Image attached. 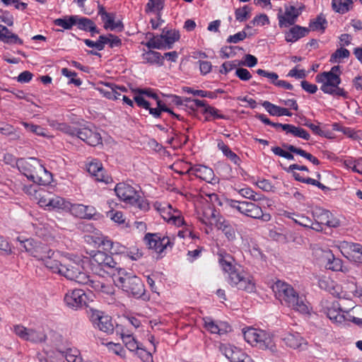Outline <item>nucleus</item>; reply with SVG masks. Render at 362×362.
<instances>
[{
  "label": "nucleus",
  "instance_id": "nucleus-1",
  "mask_svg": "<svg viewBox=\"0 0 362 362\" xmlns=\"http://www.w3.org/2000/svg\"><path fill=\"white\" fill-rule=\"evenodd\" d=\"M49 270L78 284H86L89 281L88 275L83 272V260L73 254L57 252Z\"/></svg>",
  "mask_w": 362,
  "mask_h": 362
},
{
  "label": "nucleus",
  "instance_id": "nucleus-2",
  "mask_svg": "<svg viewBox=\"0 0 362 362\" xmlns=\"http://www.w3.org/2000/svg\"><path fill=\"white\" fill-rule=\"evenodd\" d=\"M219 262L223 269L228 273V283L233 287L248 293L255 291V284L252 277L240 267H237L233 264V259L230 255H221Z\"/></svg>",
  "mask_w": 362,
  "mask_h": 362
},
{
  "label": "nucleus",
  "instance_id": "nucleus-3",
  "mask_svg": "<svg viewBox=\"0 0 362 362\" xmlns=\"http://www.w3.org/2000/svg\"><path fill=\"white\" fill-rule=\"evenodd\" d=\"M272 289L276 298L281 304L303 314L309 313V307L305 296H299L291 285L281 281H277L274 284Z\"/></svg>",
  "mask_w": 362,
  "mask_h": 362
},
{
  "label": "nucleus",
  "instance_id": "nucleus-4",
  "mask_svg": "<svg viewBox=\"0 0 362 362\" xmlns=\"http://www.w3.org/2000/svg\"><path fill=\"white\" fill-rule=\"evenodd\" d=\"M16 241L19 243L21 250H24L37 260L42 262L47 269H49L57 255V252L40 241L32 238L23 239L18 237Z\"/></svg>",
  "mask_w": 362,
  "mask_h": 362
},
{
  "label": "nucleus",
  "instance_id": "nucleus-5",
  "mask_svg": "<svg viewBox=\"0 0 362 362\" xmlns=\"http://www.w3.org/2000/svg\"><path fill=\"white\" fill-rule=\"evenodd\" d=\"M110 279L116 286L135 298H141L144 295L145 288L141 280L124 269L115 268Z\"/></svg>",
  "mask_w": 362,
  "mask_h": 362
},
{
  "label": "nucleus",
  "instance_id": "nucleus-6",
  "mask_svg": "<svg viewBox=\"0 0 362 362\" xmlns=\"http://www.w3.org/2000/svg\"><path fill=\"white\" fill-rule=\"evenodd\" d=\"M243 337L245 340L252 346L262 350H269L271 352H275L276 350L272 334L263 329L248 327L243 330Z\"/></svg>",
  "mask_w": 362,
  "mask_h": 362
},
{
  "label": "nucleus",
  "instance_id": "nucleus-7",
  "mask_svg": "<svg viewBox=\"0 0 362 362\" xmlns=\"http://www.w3.org/2000/svg\"><path fill=\"white\" fill-rule=\"evenodd\" d=\"M117 197L126 204L135 206L141 210H147L148 204L131 185L121 182L115 186Z\"/></svg>",
  "mask_w": 362,
  "mask_h": 362
},
{
  "label": "nucleus",
  "instance_id": "nucleus-8",
  "mask_svg": "<svg viewBox=\"0 0 362 362\" xmlns=\"http://www.w3.org/2000/svg\"><path fill=\"white\" fill-rule=\"evenodd\" d=\"M90 262L93 273L112 274L117 263L113 258L105 252L93 251L90 253Z\"/></svg>",
  "mask_w": 362,
  "mask_h": 362
},
{
  "label": "nucleus",
  "instance_id": "nucleus-9",
  "mask_svg": "<svg viewBox=\"0 0 362 362\" xmlns=\"http://www.w3.org/2000/svg\"><path fill=\"white\" fill-rule=\"evenodd\" d=\"M144 242L148 248L153 250L159 257H163L168 247L171 248L174 245L170 237L162 236L159 233L146 234Z\"/></svg>",
  "mask_w": 362,
  "mask_h": 362
},
{
  "label": "nucleus",
  "instance_id": "nucleus-10",
  "mask_svg": "<svg viewBox=\"0 0 362 362\" xmlns=\"http://www.w3.org/2000/svg\"><path fill=\"white\" fill-rule=\"evenodd\" d=\"M339 75V66H334L329 71H325L317 74L315 76V81L322 84L320 87L322 91L327 94H332L335 87L338 86L341 83Z\"/></svg>",
  "mask_w": 362,
  "mask_h": 362
},
{
  "label": "nucleus",
  "instance_id": "nucleus-11",
  "mask_svg": "<svg viewBox=\"0 0 362 362\" xmlns=\"http://www.w3.org/2000/svg\"><path fill=\"white\" fill-rule=\"evenodd\" d=\"M303 9L304 6L301 4H285L284 8H279L277 13L279 27L288 28L293 25Z\"/></svg>",
  "mask_w": 362,
  "mask_h": 362
},
{
  "label": "nucleus",
  "instance_id": "nucleus-12",
  "mask_svg": "<svg viewBox=\"0 0 362 362\" xmlns=\"http://www.w3.org/2000/svg\"><path fill=\"white\" fill-rule=\"evenodd\" d=\"M230 206L242 214L252 218L261 219L265 222L271 219L269 214H264L262 208L252 202L232 201Z\"/></svg>",
  "mask_w": 362,
  "mask_h": 362
},
{
  "label": "nucleus",
  "instance_id": "nucleus-13",
  "mask_svg": "<svg viewBox=\"0 0 362 362\" xmlns=\"http://www.w3.org/2000/svg\"><path fill=\"white\" fill-rule=\"evenodd\" d=\"M89 317L94 327L107 334L112 333L114 325L109 315L97 310H90Z\"/></svg>",
  "mask_w": 362,
  "mask_h": 362
},
{
  "label": "nucleus",
  "instance_id": "nucleus-14",
  "mask_svg": "<svg viewBox=\"0 0 362 362\" xmlns=\"http://www.w3.org/2000/svg\"><path fill=\"white\" fill-rule=\"evenodd\" d=\"M154 207L166 221L170 222L178 227L184 224V219L180 216V212L173 209L170 204L156 202Z\"/></svg>",
  "mask_w": 362,
  "mask_h": 362
},
{
  "label": "nucleus",
  "instance_id": "nucleus-15",
  "mask_svg": "<svg viewBox=\"0 0 362 362\" xmlns=\"http://www.w3.org/2000/svg\"><path fill=\"white\" fill-rule=\"evenodd\" d=\"M219 351L230 362H255L241 349L230 344H221Z\"/></svg>",
  "mask_w": 362,
  "mask_h": 362
},
{
  "label": "nucleus",
  "instance_id": "nucleus-16",
  "mask_svg": "<svg viewBox=\"0 0 362 362\" xmlns=\"http://www.w3.org/2000/svg\"><path fill=\"white\" fill-rule=\"evenodd\" d=\"M315 255L323 262H326L325 266L332 271H341L346 272L347 269L343 268L342 261L336 258L331 250H322L320 247L315 249Z\"/></svg>",
  "mask_w": 362,
  "mask_h": 362
},
{
  "label": "nucleus",
  "instance_id": "nucleus-17",
  "mask_svg": "<svg viewBox=\"0 0 362 362\" xmlns=\"http://www.w3.org/2000/svg\"><path fill=\"white\" fill-rule=\"evenodd\" d=\"M24 191L26 194L30 195L32 199L36 200L41 207L46 210L49 209L53 196L50 192L33 185L25 187Z\"/></svg>",
  "mask_w": 362,
  "mask_h": 362
},
{
  "label": "nucleus",
  "instance_id": "nucleus-18",
  "mask_svg": "<svg viewBox=\"0 0 362 362\" xmlns=\"http://www.w3.org/2000/svg\"><path fill=\"white\" fill-rule=\"evenodd\" d=\"M104 273H94V275H88V281L85 285H89L95 291H100L105 293H112L113 288L111 284V280L105 279L103 276Z\"/></svg>",
  "mask_w": 362,
  "mask_h": 362
},
{
  "label": "nucleus",
  "instance_id": "nucleus-19",
  "mask_svg": "<svg viewBox=\"0 0 362 362\" xmlns=\"http://www.w3.org/2000/svg\"><path fill=\"white\" fill-rule=\"evenodd\" d=\"M66 305L72 309H78L87 303V296L81 289L69 291L64 296Z\"/></svg>",
  "mask_w": 362,
  "mask_h": 362
},
{
  "label": "nucleus",
  "instance_id": "nucleus-20",
  "mask_svg": "<svg viewBox=\"0 0 362 362\" xmlns=\"http://www.w3.org/2000/svg\"><path fill=\"white\" fill-rule=\"evenodd\" d=\"M204 327L211 334H224L230 331V326L226 322L215 321L206 317L203 318Z\"/></svg>",
  "mask_w": 362,
  "mask_h": 362
},
{
  "label": "nucleus",
  "instance_id": "nucleus-21",
  "mask_svg": "<svg viewBox=\"0 0 362 362\" xmlns=\"http://www.w3.org/2000/svg\"><path fill=\"white\" fill-rule=\"evenodd\" d=\"M344 312L338 301L329 303L325 308V313L329 319L334 324L342 325L344 322Z\"/></svg>",
  "mask_w": 362,
  "mask_h": 362
},
{
  "label": "nucleus",
  "instance_id": "nucleus-22",
  "mask_svg": "<svg viewBox=\"0 0 362 362\" xmlns=\"http://www.w3.org/2000/svg\"><path fill=\"white\" fill-rule=\"evenodd\" d=\"M77 136L90 146H97L102 142L100 134L95 130L83 127L76 132Z\"/></svg>",
  "mask_w": 362,
  "mask_h": 362
},
{
  "label": "nucleus",
  "instance_id": "nucleus-23",
  "mask_svg": "<svg viewBox=\"0 0 362 362\" xmlns=\"http://www.w3.org/2000/svg\"><path fill=\"white\" fill-rule=\"evenodd\" d=\"M68 212L80 218H91L96 213L95 209L92 206H86L81 204H71L70 202Z\"/></svg>",
  "mask_w": 362,
  "mask_h": 362
},
{
  "label": "nucleus",
  "instance_id": "nucleus-24",
  "mask_svg": "<svg viewBox=\"0 0 362 362\" xmlns=\"http://www.w3.org/2000/svg\"><path fill=\"white\" fill-rule=\"evenodd\" d=\"M191 174L211 184L217 182L213 170L206 165H197L188 170Z\"/></svg>",
  "mask_w": 362,
  "mask_h": 362
},
{
  "label": "nucleus",
  "instance_id": "nucleus-25",
  "mask_svg": "<svg viewBox=\"0 0 362 362\" xmlns=\"http://www.w3.org/2000/svg\"><path fill=\"white\" fill-rule=\"evenodd\" d=\"M216 226L221 230L230 242H234L238 237L235 226L223 218H219L216 221Z\"/></svg>",
  "mask_w": 362,
  "mask_h": 362
},
{
  "label": "nucleus",
  "instance_id": "nucleus-26",
  "mask_svg": "<svg viewBox=\"0 0 362 362\" xmlns=\"http://www.w3.org/2000/svg\"><path fill=\"white\" fill-rule=\"evenodd\" d=\"M33 163V167L36 168L37 170L33 182L43 185L49 184L52 180V173L47 170L40 161H34Z\"/></svg>",
  "mask_w": 362,
  "mask_h": 362
},
{
  "label": "nucleus",
  "instance_id": "nucleus-27",
  "mask_svg": "<svg viewBox=\"0 0 362 362\" xmlns=\"http://www.w3.org/2000/svg\"><path fill=\"white\" fill-rule=\"evenodd\" d=\"M97 90L106 98L116 100L119 99L121 93L118 91L125 92L124 87L117 86L112 83H105L102 86L98 87Z\"/></svg>",
  "mask_w": 362,
  "mask_h": 362
},
{
  "label": "nucleus",
  "instance_id": "nucleus-28",
  "mask_svg": "<svg viewBox=\"0 0 362 362\" xmlns=\"http://www.w3.org/2000/svg\"><path fill=\"white\" fill-rule=\"evenodd\" d=\"M87 170L98 181L107 183L110 180V177L105 175L102 164L96 160L88 163Z\"/></svg>",
  "mask_w": 362,
  "mask_h": 362
},
{
  "label": "nucleus",
  "instance_id": "nucleus-29",
  "mask_svg": "<svg viewBox=\"0 0 362 362\" xmlns=\"http://www.w3.org/2000/svg\"><path fill=\"white\" fill-rule=\"evenodd\" d=\"M281 339L287 346L294 349H303L307 344L305 340L297 332L286 333Z\"/></svg>",
  "mask_w": 362,
  "mask_h": 362
},
{
  "label": "nucleus",
  "instance_id": "nucleus-30",
  "mask_svg": "<svg viewBox=\"0 0 362 362\" xmlns=\"http://www.w3.org/2000/svg\"><path fill=\"white\" fill-rule=\"evenodd\" d=\"M34 161L40 160L35 158H29L28 159H21L17 163L19 170L32 181L37 170L36 168L33 167Z\"/></svg>",
  "mask_w": 362,
  "mask_h": 362
},
{
  "label": "nucleus",
  "instance_id": "nucleus-31",
  "mask_svg": "<svg viewBox=\"0 0 362 362\" xmlns=\"http://www.w3.org/2000/svg\"><path fill=\"white\" fill-rule=\"evenodd\" d=\"M94 242L99 245H103L105 250H107L112 254L122 253L125 249L124 247L119 243H113L107 237H98Z\"/></svg>",
  "mask_w": 362,
  "mask_h": 362
},
{
  "label": "nucleus",
  "instance_id": "nucleus-32",
  "mask_svg": "<svg viewBox=\"0 0 362 362\" xmlns=\"http://www.w3.org/2000/svg\"><path fill=\"white\" fill-rule=\"evenodd\" d=\"M309 33V28L300 25H294L285 33V39L288 42H294L300 38L306 36Z\"/></svg>",
  "mask_w": 362,
  "mask_h": 362
},
{
  "label": "nucleus",
  "instance_id": "nucleus-33",
  "mask_svg": "<svg viewBox=\"0 0 362 362\" xmlns=\"http://www.w3.org/2000/svg\"><path fill=\"white\" fill-rule=\"evenodd\" d=\"M319 286L327 291L332 295L341 298V288L339 285L328 277H323L319 281Z\"/></svg>",
  "mask_w": 362,
  "mask_h": 362
},
{
  "label": "nucleus",
  "instance_id": "nucleus-34",
  "mask_svg": "<svg viewBox=\"0 0 362 362\" xmlns=\"http://www.w3.org/2000/svg\"><path fill=\"white\" fill-rule=\"evenodd\" d=\"M103 21L104 22V27L107 30H114L115 29H122L123 25L120 21H115V14L107 13L105 11H100Z\"/></svg>",
  "mask_w": 362,
  "mask_h": 362
},
{
  "label": "nucleus",
  "instance_id": "nucleus-35",
  "mask_svg": "<svg viewBox=\"0 0 362 362\" xmlns=\"http://www.w3.org/2000/svg\"><path fill=\"white\" fill-rule=\"evenodd\" d=\"M0 41L7 44L22 45L23 40L13 33L6 26L0 24Z\"/></svg>",
  "mask_w": 362,
  "mask_h": 362
},
{
  "label": "nucleus",
  "instance_id": "nucleus-36",
  "mask_svg": "<svg viewBox=\"0 0 362 362\" xmlns=\"http://www.w3.org/2000/svg\"><path fill=\"white\" fill-rule=\"evenodd\" d=\"M70 202L63 197L53 195L48 211L68 212Z\"/></svg>",
  "mask_w": 362,
  "mask_h": 362
},
{
  "label": "nucleus",
  "instance_id": "nucleus-37",
  "mask_svg": "<svg viewBox=\"0 0 362 362\" xmlns=\"http://www.w3.org/2000/svg\"><path fill=\"white\" fill-rule=\"evenodd\" d=\"M333 9L341 13H344L352 8L353 0H332Z\"/></svg>",
  "mask_w": 362,
  "mask_h": 362
},
{
  "label": "nucleus",
  "instance_id": "nucleus-38",
  "mask_svg": "<svg viewBox=\"0 0 362 362\" xmlns=\"http://www.w3.org/2000/svg\"><path fill=\"white\" fill-rule=\"evenodd\" d=\"M162 36L165 41L164 45L166 49H170L172 45L180 38L179 33L173 30L163 31Z\"/></svg>",
  "mask_w": 362,
  "mask_h": 362
},
{
  "label": "nucleus",
  "instance_id": "nucleus-39",
  "mask_svg": "<svg viewBox=\"0 0 362 362\" xmlns=\"http://www.w3.org/2000/svg\"><path fill=\"white\" fill-rule=\"evenodd\" d=\"M46 339L47 336L42 329H30L28 341L33 343H40L45 341Z\"/></svg>",
  "mask_w": 362,
  "mask_h": 362
},
{
  "label": "nucleus",
  "instance_id": "nucleus-40",
  "mask_svg": "<svg viewBox=\"0 0 362 362\" xmlns=\"http://www.w3.org/2000/svg\"><path fill=\"white\" fill-rule=\"evenodd\" d=\"M122 341L126 347L130 351H137L141 348V344L138 342L134 337L131 334H122Z\"/></svg>",
  "mask_w": 362,
  "mask_h": 362
},
{
  "label": "nucleus",
  "instance_id": "nucleus-41",
  "mask_svg": "<svg viewBox=\"0 0 362 362\" xmlns=\"http://www.w3.org/2000/svg\"><path fill=\"white\" fill-rule=\"evenodd\" d=\"M313 216L314 217L315 221L327 226V221L329 219V211L321 208H315L313 211Z\"/></svg>",
  "mask_w": 362,
  "mask_h": 362
},
{
  "label": "nucleus",
  "instance_id": "nucleus-42",
  "mask_svg": "<svg viewBox=\"0 0 362 362\" xmlns=\"http://www.w3.org/2000/svg\"><path fill=\"white\" fill-rule=\"evenodd\" d=\"M269 24V17L264 13H261L257 15L247 25H246L245 29H250L253 26H264Z\"/></svg>",
  "mask_w": 362,
  "mask_h": 362
},
{
  "label": "nucleus",
  "instance_id": "nucleus-43",
  "mask_svg": "<svg viewBox=\"0 0 362 362\" xmlns=\"http://www.w3.org/2000/svg\"><path fill=\"white\" fill-rule=\"evenodd\" d=\"M327 21L326 19L322 16H319L316 18L313 19L310 21L309 25V31H323L327 26Z\"/></svg>",
  "mask_w": 362,
  "mask_h": 362
},
{
  "label": "nucleus",
  "instance_id": "nucleus-44",
  "mask_svg": "<svg viewBox=\"0 0 362 362\" xmlns=\"http://www.w3.org/2000/svg\"><path fill=\"white\" fill-rule=\"evenodd\" d=\"M218 148L223 152V153L227 156L233 163L238 164L240 161L239 157L233 152L229 147L226 145L223 141L218 143Z\"/></svg>",
  "mask_w": 362,
  "mask_h": 362
},
{
  "label": "nucleus",
  "instance_id": "nucleus-45",
  "mask_svg": "<svg viewBox=\"0 0 362 362\" xmlns=\"http://www.w3.org/2000/svg\"><path fill=\"white\" fill-rule=\"evenodd\" d=\"M76 24H78L81 29L88 30L93 33H98L94 23L88 18L77 16Z\"/></svg>",
  "mask_w": 362,
  "mask_h": 362
},
{
  "label": "nucleus",
  "instance_id": "nucleus-46",
  "mask_svg": "<svg viewBox=\"0 0 362 362\" xmlns=\"http://www.w3.org/2000/svg\"><path fill=\"white\" fill-rule=\"evenodd\" d=\"M144 62L149 64H159L161 62V55L155 51H148L142 54Z\"/></svg>",
  "mask_w": 362,
  "mask_h": 362
},
{
  "label": "nucleus",
  "instance_id": "nucleus-47",
  "mask_svg": "<svg viewBox=\"0 0 362 362\" xmlns=\"http://www.w3.org/2000/svg\"><path fill=\"white\" fill-rule=\"evenodd\" d=\"M164 43L165 41L161 34L160 35L154 36L150 39L146 43V45L150 49H166Z\"/></svg>",
  "mask_w": 362,
  "mask_h": 362
},
{
  "label": "nucleus",
  "instance_id": "nucleus-48",
  "mask_svg": "<svg viewBox=\"0 0 362 362\" xmlns=\"http://www.w3.org/2000/svg\"><path fill=\"white\" fill-rule=\"evenodd\" d=\"M76 20L77 16H72L64 18H57L54 21V24L67 30L70 29L74 25H76Z\"/></svg>",
  "mask_w": 362,
  "mask_h": 362
},
{
  "label": "nucleus",
  "instance_id": "nucleus-49",
  "mask_svg": "<svg viewBox=\"0 0 362 362\" xmlns=\"http://www.w3.org/2000/svg\"><path fill=\"white\" fill-rule=\"evenodd\" d=\"M251 13V8L247 5L238 8L235 11V19L239 22L245 21L250 18Z\"/></svg>",
  "mask_w": 362,
  "mask_h": 362
},
{
  "label": "nucleus",
  "instance_id": "nucleus-50",
  "mask_svg": "<svg viewBox=\"0 0 362 362\" xmlns=\"http://www.w3.org/2000/svg\"><path fill=\"white\" fill-rule=\"evenodd\" d=\"M106 216L112 221L117 223H125L126 218L122 211L112 209L110 211H107Z\"/></svg>",
  "mask_w": 362,
  "mask_h": 362
},
{
  "label": "nucleus",
  "instance_id": "nucleus-51",
  "mask_svg": "<svg viewBox=\"0 0 362 362\" xmlns=\"http://www.w3.org/2000/svg\"><path fill=\"white\" fill-rule=\"evenodd\" d=\"M64 356L68 362H82L80 352L76 349H67Z\"/></svg>",
  "mask_w": 362,
  "mask_h": 362
},
{
  "label": "nucleus",
  "instance_id": "nucleus-52",
  "mask_svg": "<svg viewBox=\"0 0 362 362\" xmlns=\"http://www.w3.org/2000/svg\"><path fill=\"white\" fill-rule=\"evenodd\" d=\"M105 345L110 352H112L117 356H119L120 357H124L125 351L124 350L123 347L120 344L107 342L105 344Z\"/></svg>",
  "mask_w": 362,
  "mask_h": 362
},
{
  "label": "nucleus",
  "instance_id": "nucleus-53",
  "mask_svg": "<svg viewBox=\"0 0 362 362\" xmlns=\"http://www.w3.org/2000/svg\"><path fill=\"white\" fill-rule=\"evenodd\" d=\"M349 56V51L346 49H338L330 58V62L332 63L340 62L341 59L347 58Z\"/></svg>",
  "mask_w": 362,
  "mask_h": 362
},
{
  "label": "nucleus",
  "instance_id": "nucleus-54",
  "mask_svg": "<svg viewBox=\"0 0 362 362\" xmlns=\"http://www.w3.org/2000/svg\"><path fill=\"white\" fill-rule=\"evenodd\" d=\"M21 124L24 126V127L29 132H31L37 135L46 136V132L45 130L37 125L30 124L25 122H22Z\"/></svg>",
  "mask_w": 362,
  "mask_h": 362
},
{
  "label": "nucleus",
  "instance_id": "nucleus-55",
  "mask_svg": "<svg viewBox=\"0 0 362 362\" xmlns=\"http://www.w3.org/2000/svg\"><path fill=\"white\" fill-rule=\"evenodd\" d=\"M238 192L242 197L253 201L262 199V197L260 196L257 197V194L250 187L242 188L238 190Z\"/></svg>",
  "mask_w": 362,
  "mask_h": 362
},
{
  "label": "nucleus",
  "instance_id": "nucleus-56",
  "mask_svg": "<svg viewBox=\"0 0 362 362\" xmlns=\"http://www.w3.org/2000/svg\"><path fill=\"white\" fill-rule=\"evenodd\" d=\"M352 245H353L352 243H349L346 241H341V242L338 243V244L337 245V247L344 257L349 258V257H350V256L351 255V250L352 248V247H351Z\"/></svg>",
  "mask_w": 362,
  "mask_h": 362
},
{
  "label": "nucleus",
  "instance_id": "nucleus-57",
  "mask_svg": "<svg viewBox=\"0 0 362 362\" xmlns=\"http://www.w3.org/2000/svg\"><path fill=\"white\" fill-rule=\"evenodd\" d=\"M105 40V36L101 35V36H100L98 40H97L95 42L86 39L84 40V42L88 47H94L96 49L100 51V50L103 49V48L105 47V45H104L105 41H103Z\"/></svg>",
  "mask_w": 362,
  "mask_h": 362
},
{
  "label": "nucleus",
  "instance_id": "nucleus-58",
  "mask_svg": "<svg viewBox=\"0 0 362 362\" xmlns=\"http://www.w3.org/2000/svg\"><path fill=\"white\" fill-rule=\"evenodd\" d=\"M290 134H291L294 136L299 137L305 140H309L310 137L309 133L307 131H305L303 128L298 127L293 125L290 132Z\"/></svg>",
  "mask_w": 362,
  "mask_h": 362
},
{
  "label": "nucleus",
  "instance_id": "nucleus-59",
  "mask_svg": "<svg viewBox=\"0 0 362 362\" xmlns=\"http://www.w3.org/2000/svg\"><path fill=\"white\" fill-rule=\"evenodd\" d=\"M13 331L16 335L21 337L23 340H28V334L30 329L26 328L22 325H16L13 328Z\"/></svg>",
  "mask_w": 362,
  "mask_h": 362
},
{
  "label": "nucleus",
  "instance_id": "nucleus-60",
  "mask_svg": "<svg viewBox=\"0 0 362 362\" xmlns=\"http://www.w3.org/2000/svg\"><path fill=\"white\" fill-rule=\"evenodd\" d=\"M262 106L271 115L279 116V111L281 107L274 105L268 101H264L262 103Z\"/></svg>",
  "mask_w": 362,
  "mask_h": 362
},
{
  "label": "nucleus",
  "instance_id": "nucleus-61",
  "mask_svg": "<svg viewBox=\"0 0 362 362\" xmlns=\"http://www.w3.org/2000/svg\"><path fill=\"white\" fill-rule=\"evenodd\" d=\"M182 226H184L183 229L180 230L177 232L178 237H180V238H185L189 236V237L192 238V239L197 238V235L193 233L190 227L189 226H187L185 221H184V224H182Z\"/></svg>",
  "mask_w": 362,
  "mask_h": 362
},
{
  "label": "nucleus",
  "instance_id": "nucleus-62",
  "mask_svg": "<svg viewBox=\"0 0 362 362\" xmlns=\"http://www.w3.org/2000/svg\"><path fill=\"white\" fill-rule=\"evenodd\" d=\"M296 218H292L295 223L305 228L311 226L312 220L310 218L303 215H296Z\"/></svg>",
  "mask_w": 362,
  "mask_h": 362
},
{
  "label": "nucleus",
  "instance_id": "nucleus-63",
  "mask_svg": "<svg viewBox=\"0 0 362 362\" xmlns=\"http://www.w3.org/2000/svg\"><path fill=\"white\" fill-rule=\"evenodd\" d=\"M136 354L143 361V362L153 361L151 354L141 347L136 351Z\"/></svg>",
  "mask_w": 362,
  "mask_h": 362
},
{
  "label": "nucleus",
  "instance_id": "nucleus-64",
  "mask_svg": "<svg viewBox=\"0 0 362 362\" xmlns=\"http://www.w3.org/2000/svg\"><path fill=\"white\" fill-rule=\"evenodd\" d=\"M351 247V256L358 258L360 262H362V246L359 244L353 243Z\"/></svg>",
  "mask_w": 362,
  "mask_h": 362
}]
</instances>
